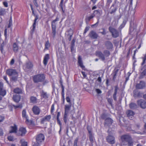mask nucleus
<instances>
[{
  "label": "nucleus",
  "instance_id": "nucleus-28",
  "mask_svg": "<svg viewBox=\"0 0 146 146\" xmlns=\"http://www.w3.org/2000/svg\"><path fill=\"white\" fill-rule=\"evenodd\" d=\"M13 101L16 102H18L20 100V97L19 95H14L13 98Z\"/></svg>",
  "mask_w": 146,
  "mask_h": 146
},
{
  "label": "nucleus",
  "instance_id": "nucleus-43",
  "mask_svg": "<svg viewBox=\"0 0 146 146\" xmlns=\"http://www.w3.org/2000/svg\"><path fill=\"white\" fill-rule=\"evenodd\" d=\"M20 141L21 143V146H27V142L25 141H23L21 140Z\"/></svg>",
  "mask_w": 146,
  "mask_h": 146
},
{
  "label": "nucleus",
  "instance_id": "nucleus-23",
  "mask_svg": "<svg viewBox=\"0 0 146 146\" xmlns=\"http://www.w3.org/2000/svg\"><path fill=\"white\" fill-rule=\"evenodd\" d=\"M96 55L101 59L102 60H104L105 58L104 55L100 51H97L96 52Z\"/></svg>",
  "mask_w": 146,
  "mask_h": 146
},
{
  "label": "nucleus",
  "instance_id": "nucleus-44",
  "mask_svg": "<svg viewBox=\"0 0 146 146\" xmlns=\"http://www.w3.org/2000/svg\"><path fill=\"white\" fill-rule=\"evenodd\" d=\"M118 71V70L117 69L113 72V80H114L115 78H116Z\"/></svg>",
  "mask_w": 146,
  "mask_h": 146
},
{
  "label": "nucleus",
  "instance_id": "nucleus-18",
  "mask_svg": "<svg viewBox=\"0 0 146 146\" xmlns=\"http://www.w3.org/2000/svg\"><path fill=\"white\" fill-rule=\"evenodd\" d=\"M32 111L36 115H38L40 113V110L37 106H34L32 108Z\"/></svg>",
  "mask_w": 146,
  "mask_h": 146
},
{
  "label": "nucleus",
  "instance_id": "nucleus-21",
  "mask_svg": "<svg viewBox=\"0 0 146 146\" xmlns=\"http://www.w3.org/2000/svg\"><path fill=\"white\" fill-rule=\"evenodd\" d=\"M105 46L108 49H111L113 47L112 43L109 41H107L105 42Z\"/></svg>",
  "mask_w": 146,
  "mask_h": 146
},
{
  "label": "nucleus",
  "instance_id": "nucleus-34",
  "mask_svg": "<svg viewBox=\"0 0 146 146\" xmlns=\"http://www.w3.org/2000/svg\"><path fill=\"white\" fill-rule=\"evenodd\" d=\"M94 17L93 15H91L90 16H86V17L85 20L86 22L87 23H88L90 20L93 18Z\"/></svg>",
  "mask_w": 146,
  "mask_h": 146
},
{
  "label": "nucleus",
  "instance_id": "nucleus-35",
  "mask_svg": "<svg viewBox=\"0 0 146 146\" xmlns=\"http://www.w3.org/2000/svg\"><path fill=\"white\" fill-rule=\"evenodd\" d=\"M41 96L43 98L47 99L48 98V96L46 92L42 91L41 92Z\"/></svg>",
  "mask_w": 146,
  "mask_h": 146
},
{
  "label": "nucleus",
  "instance_id": "nucleus-48",
  "mask_svg": "<svg viewBox=\"0 0 146 146\" xmlns=\"http://www.w3.org/2000/svg\"><path fill=\"white\" fill-rule=\"evenodd\" d=\"M79 139V138L78 137H76L75 139L74 142V144L73 146H77V143Z\"/></svg>",
  "mask_w": 146,
  "mask_h": 146
},
{
  "label": "nucleus",
  "instance_id": "nucleus-63",
  "mask_svg": "<svg viewBox=\"0 0 146 146\" xmlns=\"http://www.w3.org/2000/svg\"><path fill=\"white\" fill-rule=\"evenodd\" d=\"M3 79L4 80H5L7 83L8 84H9V82L7 80V78L6 76H4L3 77Z\"/></svg>",
  "mask_w": 146,
  "mask_h": 146
},
{
  "label": "nucleus",
  "instance_id": "nucleus-47",
  "mask_svg": "<svg viewBox=\"0 0 146 146\" xmlns=\"http://www.w3.org/2000/svg\"><path fill=\"white\" fill-rule=\"evenodd\" d=\"M143 59V61L141 64V65H143L145 63V61L146 60V54L145 55L144 57L142 58Z\"/></svg>",
  "mask_w": 146,
  "mask_h": 146
},
{
  "label": "nucleus",
  "instance_id": "nucleus-27",
  "mask_svg": "<svg viewBox=\"0 0 146 146\" xmlns=\"http://www.w3.org/2000/svg\"><path fill=\"white\" fill-rule=\"evenodd\" d=\"M13 51L15 53L18 52L19 50L18 44L16 42L14 43L13 45Z\"/></svg>",
  "mask_w": 146,
  "mask_h": 146
},
{
  "label": "nucleus",
  "instance_id": "nucleus-59",
  "mask_svg": "<svg viewBox=\"0 0 146 146\" xmlns=\"http://www.w3.org/2000/svg\"><path fill=\"white\" fill-rule=\"evenodd\" d=\"M5 117L4 116L0 115V122H3L4 120Z\"/></svg>",
  "mask_w": 146,
  "mask_h": 146
},
{
  "label": "nucleus",
  "instance_id": "nucleus-30",
  "mask_svg": "<svg viewBox=\"0 0 146 146\" xmlns=\"http://www.w3.org/2000/svg\"><path fill=\"white\" fill-rule=\"evenodd\" d=\"M18 74L11 76V80L14 82H16L17 81L18 78Z\"/></svg>",
  "mask_w": 146,
  "mask_h": 146
},
{
  "label": "nucleus",
  "instance_id": "nucleus-6",
  "mask_svg": "<svg viewBox=\"0 0 146 146\" xmlns=\"http://www.w3.org/2000/svg\"><path fill=\"white\" fill-rule=\"evenodd\" d=\"M130 136L128 135H125L121 136V139L122 143L124 145H126L125 143L131 138Z\"/></svg>",
  "mask_w": 146,
  "mask_h": 146
},
{
  "label": "nucleus",
  "instance_id": "nucleus-33",
  "mask_svg": "<svg viewBox=\"0 0 146 146\" xmlns=\"http://www.w3.org/2000/svg\"><path fill=\"white\" fill-rule=\"evenodd\" d=\"M37 98L36 97L34 96H31L30 98V101L33 104H36L37 103Z\"/></svg>",
  "mask_w": 146,
  "mask_h": 146
},
{
  "label": "nucleus",
  "instance_id": "nucleus-5",
  "mask_svg": "<svg viewBox=\"0 0 146 146\" xmlns=\"http://www.w3.org/2000/svg\"><path fill=\"white\" fill-rule=\"evenodd\" d=\"M115 2L112 5L108 11V13L111 15H115L117 10V8L115 5Z\"/></svg>",
  "mask_w": 146,
  "mask_h": 146
},
{
  "label": "nucleus",
  "instance_id": "nucleus-20",
  "mask_svg": "<svg viewBox=\"0 0 146 146\" xmlns=\"http://www.w3.org/2000/svg\"><path fill=\"white\" fill-rule=\"evenodd\" d=\"M6 94V91L3 89V84L0 82V95L4 96Z\"/></svg>",
  "mask_w": 146,
  "mask_h": 146
},
{
  "label": "nucleus",
  "instance_id": "nucleus-8",
  "mask_svg": "<svg viewBox=\"0 0 146 146\" xmlns=\"http://www.w3.org/2000/svg\"><path fill=\"white\" fill-rule=\"evenodd\" d=\"M32 11V14L33 15L35 16V19L34 20V22L33 25V29L31 30V33H33L35 31L36 26V21L38 19V17L37 15H35L34 10Z\"/></svg>",
  "mask_w": 146,
  "mask_h": 146
},
{
  "label": "nucleus",
  "instance_id": "nucleus-10",
  "mask_svg": "<svg viewBox=\"0 0 146 146\" xmlns=\"http://www.w3.org/2000/svg\"><path fill=\"white\" fill-rule=\"evenodd\" d=\"M106 139L107 141L111 144H113L115 143V137L112 136H108Z\"/></svg>",
  "mask_w": 146,
  "mask_h": 146
},
{
  "label": "nucleus",
  "instance_id": "nucleus-64",
  "mask_svg": "<svg viewBox=\"0 0 146 146\" xmlns=\"http://www.w3.org/2000/svg\"><path fill=\"white\" fill-rule=\"evenodd\" d=\"M3 132L2 129L0 128V136H2L3 135Z\"/></svg>",
  "mask_w": 146,
  "mask_h": 146
},
{
  "label": "nucleus",
  "instance_id": "nucleus-53",
  "mask_svg": "<svg viewBox=\"0 0 146 146\" xmlns=\"http://www.w3.org/2000/svg\"><path fill=\"white\" fill-rule=\"evenodd\" d=\"M66 100L67 102L69 103V104H72L71 102L69 96H67L66 98Z\"/></svg>",
  "mask_w": 146,
  "mask_h": 146
},
{
  "label": "nucleus",
  "instance_id": "nucleus-24",
  "mask_svg": "<svg viewBox=\"0 0 146 146\" xmlns=\"http://www.w3.org/2000/svg\"><path fill=\"white\" fill-rule=\"evenodd\" d=\"M49 55L48 54H46L44 56L43 60V63L45 66L47 64L48 60L49 59Z\"/></svg>",
  "mask_w": 146,
  "mask_h": 146
},
{
  "label": "nucleus",
  "instance_id": "nucleus-62",
  "mask_svg": "<svg viewBox=\"0 0 146 146\" xmlns=\"http://www.w3.org/2000/svg\"><path fill=\"white\" fill-rule=\"evenodd\" d=\"M96 91L98 94H100L102 93L101 91L99 89H96Z\"/></svg>",
  "mask_w": 146,
  "mask_h": 146
},
{
  "label": "nucleus",
  "instance_id": "nucleus-13",
  "mask_svg": "<svg viewBox=\"0 0 146 146\" xmlns=\"http://www.w3.org/2000/svg\"><path fill=\"white\" fill-rule=\"evenodd\" d=\"M24 66L26 69L29 70L32 69L33 66V65L31 62L29 61L26 62Z\"/></svg>",
  "mask_w": 146,
  "mask_h": 146
},
{
  "label": "nucleus",
  "instance_id": "nucleus-19",
  "mask_svg": "<svg viewBox=\"0 0 146 146\" xmlns=\"http://www.w3.org/2000/svg\"><path fill=\"white\" fill-rule=\"evenodd\" d=\"M127 116L128 118L132 119L133 117V116L135 114L134 112L131 110H128L126 112Z\"/></svg>",
  "mask_w": 146,
  "mask_h": 146
},
{
  "label": "nucleus",
  "instance_id": "nucleus-42",
  "mask_svg": "<svg viewBox=\"0 0 146 146\" xmlns=\"http://www.w3.org/2000/svg\"><path fill=\"white\" fill-rule=\"evenodd\" d=\"M25 119H26L25 122L27 124L29 125L32 124L33 123V121L31 120H29L28 117H26V118Z\"/></svg>",
  "mask_w": 146,
  "mask_h": 146
},
{
  "label": "nucleus",
  "instance_id": "nucleus-46",
  "mask_svg": "<svg viewBox=\"0 0 146 146\" xmlns=\"http://www.w3.org/2000/svg\"><path fill=\"white\" fill-rule=\"evenodd\" d=\"M5 44V43L4 42V41L1 44V47H0V50L2 52L3 50V47Z\"/></svg>",
  "mask_w": 146,
  "mask_h": 146
},
{
  "label": "nucleus",
  "instance_id": "nucleus-32",
  "mask_svg": "<svg viewBox=\"0 0 146 146\" xmlns=\"http://www.w3.org/2000/svg\"><path fill=\"white\" fill-rule=\"evenodd\" d=\"M72 106V104L66 105L65 106V112H68Z\"/></svg>",
  "mask_w": 146,
  "mask_h": 146
},
{
  "label": "nucleus",
  "instance_id": "nucleus-31",
  "mask_svg": "<svg viewBox=\"0 0 146 146\" xmlns=\"http://www.w3.org/2000/svg\"><path fill=\"white\" fill-rule=\"evenodd\" d=\"M130 108L132 110L135 109L137 108V105L134 103H131L129 105Z\"/></svg>",
  "mask_w": 146,
  "mask_h": 146
},
{
  "label": "nucleus",
  "instance_id": "nucleus-38",
  "mask_svg": "<svg viewBox=\"0 0 146 146\" xmlns=\"http://www.w3.org/2000/svg\"><path fill=\"white\" fill-rule=\"evenodd\" d=\"M125 143L127 144L128 146H131L133 145V142L131 138Z\"/></svg>",
  "mask_w": 146,
  "mask_h": 146
},
{
  "label": "nucleus",
  "instance_id": "nucleus-58",
  "mask_svg": "<svg viewBox=\"0 0 146 146\" xmlns=\"http://www.w3.org/2000/svg\"><path fill=\"white\" fill-rule=\"evenodd\" d=\"M75 40L74 39H73L72 40V41L71 43V46H72V47H73V46H75Z\"/></svg>",
  "mask_w": 146,
  "mask_h": 146
},
{
  "label": "nucleus",
  "instance_id": "nucleus-1",
  "mask_svg": "<svg viewBox=\"0 0 146 146\" xmlns=\"http://www.w3.org/2000/svg\"><path fill=\"white\" fill-rule=\"evenodd\" d=\"M36 143H34L33 146H40V144L44 139V135L42 134H40L36 137Z\"/></svg>",
  "mask_w": 146,
  "mask_h": 146
},
{
  "label": "nucleus",
  "instance_id": "nucleus-37",
  "mask_svg": "<svg viewBox=\"0 0 146 146\" xmlns=\"http://www.w3.org/2000/svg\"><path fill=\"white\" fill-rule=\"evenodd\" d=\"M112 2V0H107L105 7L107 9L108 8L110 4Z\"/></svg>",
  "mask_w": 146,
  "mask_h": 146
},
{
  "label": "nucleus",
  "instance_id": "nucleus-49",
  "mask_svg": "<svg viewBox=\"0 0 146 146\" xmlns=\"http://www.w3.org/2000/svg\"><path fill=\"white\" fill-rule=\"evenodd\" d=\"M104 53L105 55L107 56H108L110 55V52L107 50H105L104 52Z\"/></svg>",
  "mask_w": 146,
  "mask_h": 146
},
{
  "label": "nucleus",
  "instance_id": "nucleus-54",
  "mask_svg": "<svg viewBox=\"0 0 146 146\" xmlns=\"http://www.w3.org/2000/svg\"><path fill=\"white\" fill-rule=\"evenodd\" d=\"M94 15L95 16V15H99L100 14V12L99 10H96L94 11Z\"/></svg>",
  "mask_w": 146,
  "mask_h": 146
},
{
  "label": "nucleus",
  "instance_id": "nucleus-56",
  "mask_svg": "<svg viewBox=\"0 0 146 146\" xmlns=\"http://www.w3.org/2000/svg\"><path fill=\"white\" fill-rule=\"evenodd\" d=\"M118 89V88L117 86H115L114 92V94H117V92Z\"/></svg>",
  "mask_w": 146,
  "mask_h": 146
},
{
  "label": "nucleus",
  "instance_id": "nucleus-22",
  "mask_svg": "<svg viewBox=\"0 0 146 146\" xmlns=\"http://www.w3.org/2000/svg\"><path fill=\"white\" fill-rule=\"evenodd\" d=\"M50 118V115L46 116L41 119V123L44 124L45 122L49 121Z\"/></svg>",
  "mask_w": 146,
  "mask_h": 146
},
{
  "label": "nucleus",
  "instance_id": "nucleus-4",
  "mask_svg": "<svg viewBox=\"0 0 146 146\" xmlns=\"http://www.w3.org/2000/svg\"><path fill=\"white\" fill-rule=\"evenodd\" d=\"M111 34L113 37L116 38L119 36V32L117 29L111 27H110L108 28Z\"/></svg>",
  "mask_w": 146,
  "mask_h": 146
},
{
  "label": "nucleus",
  "instance_id": "nucleus-51",
  "mask_svg": "<svg viewBox=\"0 0 146 146\" xmlns=\"http://www.w3.org/2000/svg\"><path fill=\"white\" fill-rule=\"evenodd\" d=\"M100 117L102 119H105L106 117V115L104 113H102Z\"/></svg>",
  "mask_w": 146,
  "mask_h": 146
},
{
  "label": "nucleus",
  "instance_id": "nucleus-41",
  "mask_svg": "<svg viewBox=\"0 0 146 146\" xmlns=\"http://www.w3.org/2000/svg\"><path fill=\"white\" fill-rule=\"evenodd\" d=\"M63 1H64V0H61V1L60 3V6L61 7L62 13H64L65 12V11L64 10L63 7Z\"/></svg>",
  "mask_w": 146,
  "mask_h": 146
},
{
  "label": "nucleus",
  "instance_id": "nucleus-9",
  "mask_svg": "<svg viewBox=\"0 0 146 146\" xmlns=\"http://www.w3.org/2000/svg\"><path fill=\"white\" fill-rule=\"evenodd\" d=\"M137 104L141 108L145 109L146 108V102L143 100H140L137 101Z\"/></svg>",
  "mask_w": 146,
  "mask_h": 146
},
{
  "label": "nucleus",
  "instance_id": "nucleus-36",
  "mask_svg": "<svg viewBox=\"0 0 146 146\" xmlns=\"http://www.w3.org/2000/svg\"><path fill=\"white\" fill-rule=\"evenodd\" d=\"M45 46V47L44 49V50H48L50 46V44L49 43L48 40H47L46 42Z\"/></svg>",
  "mask_w": 146,
  "mask_h": 146
},
{
  "label": "nucleus",
  "instance_id": "nucleus-14",
  "mask_svg": "<svg viewBox=\"0 0 146 146\" xmlns=\"http://www.w3.org/2000/svg\"><path fill=\"white\" fill-rule=\"evenodd\" d=\"M6 73L9 76H12L18 74L16 70L12 69L7 70Z\"/></svg>",
  "mask_w": 146,
  "mask_h": 146
},
{
  "label": "nucleus",
  "instance_id": "nucleus-3",
  "mask_svg": "<svg viewBox=\"0 0 146 146\" xmlns=\"http://www.w3.org/2000/svg\"><path fill=\"white\" fill-rule=\"evenodd\" d=\"M45 78V76L43 74H37L33 77V81L35 83L42 82L44 80Z\"/></svg>",
  "mask_w": 146,
  "mask_h": 146
},
{
  "label": "nucleus",
  "instance_id": "nucleus-7",
  "mask_svg": "<svg viewBox=\"0 0 146 146\" xmlns=\"http://www.w3.org/2000/svg\"><path fill=\"white\" fill-rule=\"evenodd\" d=\"M27 131L25 128L21 127L19 128L17 133V135L19 136H24L26 134Z\"/></svg>",
  "mask_w": 146,
  "mask_h": 146
},
{
  "label": "nucleus",
  "instance_id": "nucleus-16",
  "mask_svg": "<svg viewBox=\"0 0 146 146\" xmlns=\"http://www.w3.org/2000/svg\"><path fill=\"white\" fill-rule=\"evenodd\" d=\"M113 122V120L110 117L108 118L105 119L104 123L105 126L110 125Z\"/></svg>",
  "mask_w": 146,
  "mask_h": 146
},
{
  "label": "nucleus",
  "instance_id": "nucleus-61",
  "mask_svg": "<svg viewBox=\"0 0 146 146\" xmlns=\"http://www.w3.org/2000/svg\"><path fill=\"white\" fill-rule=\"evenodd\" d=\"M33 3L34 5L36 6V7H38V5L36 0L34 1H33Z\"/></svg>",
  "mask_w": 146,
  "mask_h": 146
},
{
  "label": "nucleus",
  "instance_id": "nucleus-15",
  "mask_svg": "<svg viewBox=\"0 0 146 146\" xmlns=\"http://www.w3.org/2000/svg\"><path fill=\"white\" fill-rule=\"evenodd\" d=\"M89 36L91 38L94 39H97L98 36L97 33L93 31H90L89 34Z\"/></svg>",
  "mask_w": 146,
  "mask_h": 146
},
{
  "label": "nucleus",
  "instance_id": "nucleus-29",
  "mask_svg": "<svg viewBox=\"0 0 146 146\" xmlns=\"http://www.w3.org/2000/svg\"><path fill=\"white\" fill-rule=\"evenodd\" d=\"M13 92L16 94H21L23 93L22 90L19 88H17L13 90Z\"/></svg>",
  "mask_w": 146,
  "mask_h": 146
},
{
  "label": "nucleus",
  "instance_id": "nucleus-40",
  "mask_svg": "<svg viewBox=\"0 0 146 146\" xmlns=\"http://www.w3.org/2000/svg\"><path fill=\"white\" fill-rule=\"evenodd\" d=\"M22 116L23 118H26V117H28L26 115V112L25 110L24 109L22 111Z\"/></svg>",
  "mask_w": 146,
  "mask_h": 146
},
{
  "label": "nucleus",
  "instance_id": "nucleus-50",
  "mask_svg": "<svg viewBox=\"0 0 146 146\" xmlns=\"http://www.w3.org/2000/svg\"><path fill=\"white\" fill-rule=\"evenodd\" d=\"M13 106L15 108V109H16L18 108H21L22 107V105L21 104H19L18 105L15 106L14 105H13Z\"/></svg>",
  "mask_w": 146,
  "mask_h": 146
},
{
  "label": "nucleus",
  "instance_id": "nucleus-45",
  "mask_svg": "<svg viewBox=\"0 0 146 146\" xmlns=\"http://www.w3.org/2000/svg\"><path fill=\"white\" fill-rule=\"evenodd\" d=\"M90 140L91 143H93L94 142V137L92 135H89Z\"/></svg>",
  "mask_w": 146,
  "mask_h": 146
},
{
  "label": "nucleus",
  "instance_id": "nucleus-39",
  "mask_svg": "<svg viewBox=\"0 0 146 146\" xmlns=\"http://www.w3.org/2000/svg\"><path fill=\"white\" fill-rule=\"evenodd\" d=\"M6 13L5 9H0V15H3Z\"/></svg>",
  "mask_w": 146,
  "mask_h": 146
},
{
  "label": "nucleus",
  "instance_id": "nucleus-2",
  "mask_svg": "<svg viewBox=\"0 0 146 146\" xmlns=\"http://www.w3.org/2000/svg\"><path fill=\"white\" fill-rule=\"evenodd\" d=\"M59 20V18L58 16H56V18L54 20L51 22V28L52 33L53 35V37H54L56 35V25L57 23H56V21H57Z\"/></svg>",
  "mask_w": 146,
  "mask_h": 146
},
{
  "label": "nucleus",
  "instance_id": "nucleus-60",
  "mask_svg": "<svg viewBox=\"0 0 146 146\" xmlns=\"http://www.w3.org/2000/svg\"><path fill=\"white\" fill-rule=\"evenodd\" d=\"M72 34H73V33H72H72H71V34L70 35H68V36H69V37L68 38V40L69 41H70L71 39V37L72 36Z\"/></svg>",
  "mask_w": 146,
  "mask_h": 146
},
{
  "label": "nucleus",
  "instance_id": "nucleus-17",
  "mask_svg": "<svg viewBox=\"0 0 146 146\" xmlns=\"http://www.w3.org/2000/svg\"><path fill=\"white\" fill-rule=\"evenodd\" d=\"M17 126L14 124L13 126H11L10 127V130L9 131V133H17Z\"/></svg>",
  "mask_w": 146,
  "mask_h": 146
},
{
  "label": "nucleus",
  "instance_id": "nucleus-52",
  "mask_svg": "<svg viewBox=\"0 0 146 146\" xmlns=\"http://www.w3.org/2000/svg\"><path fill=\"white\" fill-rule=\"evenodd\" d=\"M8 140L10 141H13L14 140V137L13 136H9L8 137Z\"/></svg>",
  "mask_w": 146,
  "mask_h": 146
},
{
  "label": "nucleus",
  "instance_id": "nucleus-25",
  "mask_svg": "<svg viewBox=\"0 0 146 146\" xmlns=\"http://www.w3.org/2000/svg\"><path fill=\"white\" fill-rule=\"evenodd\" d=\"M78 63L79 66L83 69L85 68V66L83 64L82 58L80 56H79L78 58Z\"/></svg>",
  "mask_w": 146,
  "mask_h": 146
},
{
  "label": "nucleus",
  "instance_id": "nucleus-11",
  "mask_svg": "<svg viewBox=\"0 0 146 146\" xmlns=\"http://www.w3.org/2000/svg\"><path fill=\"white\" fill-rule=\"evenodd\" d=\"M146 75V69L143 67L141 68L140 70V74L139 78L142 79Z\"/></svg>",
  "mask_w": 146,
  "mask_h": 146
},
{
  "label": "nucleus",
  "instance_id": "nucleus-12",
  "mask_svg": "<svg viewBox=\"0 0 146 146\" xmlns=\"http://www.w3.org/2000/svg\"><path fill=\"white\" fill-rule=\"evenodd\" d=\"M145 83L144 81H141L136 85V88L138 89H143L145 87Z\"/></svg>",
  "mask_w": 146,
  "mask_h": 146
},
{
  "label": "nucleus",
  "instance_id": "nucleus-26",
  "mask_svg": "<svg viewBox=\"0 0 146 146\" xmlns=\"http://www.w3.org/2000/svg\"><path fill=\"white\" fill-rule=\"evenodd\" d=\"M78 63L79 66L83 69L85 68V66L83 64L82 58L80 56H79L78 58Z\"/></svg>",
  "mask_w": 146,
  "mask_h": 146
},
{
  "label": "nucleus",
  "instance_id": "nucleus-57",
  "mask_svg": "<svg viewBox=\"0 0 146 146\" xmlns=\"http://www.w3.org/2000/svg\"><path fill=\"white\" fill-rule=\"evenodd\" d=\"M12 25V20L11 19H10L9 20V23L8 25V27L10 28L11 27Z\"/></svg>",
  "mask_w": 146,
  "mask_h": 146
},
{
  "label": "nucleus",
  "instance_id": "nucleus-55",
  "mask_svg": "<svg viewBox=\"0 0 146 146\" xmlns=\"http://www.w3.org/2000/svg\"><path fill=\"white\" fill-rule=\"evenodd\" d=\"M54 109V104H53L51 106V112L52 113L53 112Z\"/></svg>",
  "mask_w": 146,
  "mask_h": 146
}]
</instances>
